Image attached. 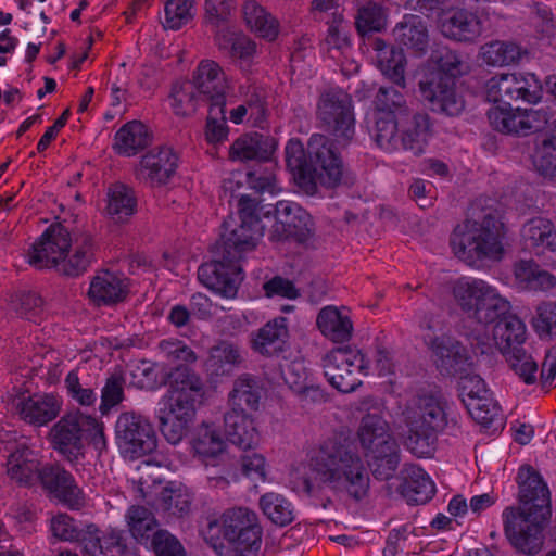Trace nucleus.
Segmentation results:
<instances>
[{"label": "nucleus", "mask_w": 556, "mask_h": 556, "mask_svg": "<svg viewBox=\"0 0 556 556\" xmlns=\"http://www.w3.org/2000/svg\"><path fill=\"white\" fill-rule=\"evenodd\" d=\"M160 506L170 516L182 517L190 510L191 496L186 490L165 488L161 493Z\"/></svg>", "instance_id": "nucleus-64"}, {"label": "nucleus", "mask_w": 556, "mask_h": 556, "mask_svg": "<svg viewBox=\"0 0 556 556\" xmlns=\"http://www.w3.org/2000/svg\"><path fill=\"white\" fill-rule=\"evenodd\" d=\"M224 446L220 434L210 426H202L193 441L195 453L204 458L217 456L223 452Z\"/></svg>", "instance_id": "nucleus-60"}, {"label": "nucleus", "mask_w": 556, "mask_h": 556, "mask_svg": "<svg viewBox=\"0 0 556 556\" xmlns=\"http://www.w3.org/2000/svg\"><path fill=\"white\" fill-rule=\"evenodd\" d=\"M520 507L503 511L504 532L510 544L526 555L538 554L544 543L543 531L552 516L551 493L541 475L530 465L517 473Z\"/></svg>", "instance_id": "nucleus-2"}, {"label": "nucleus", "mask_w": 556, "mask_h": 556, "mask_svg": "<svg viewBox=\"0 0 556 556\" xmlns=\"http://www.w3.org/2000/svg\"><path fill=\"white\" fill-rule=\"evenodd\" d=\"M264 390L261 382L249 374L239 376L229 393L231 409L256 412L260 408Z\"/></svg>", "instance_id": "nucleus-41"}, {"label": "nucleus", "mask_w": 556, "mask_h": 556, "mask_svg": "<svg viewBox=\"0 0 556 556\" xmlns=\"http://www.w3.org/2000/svg\"><path fill=\"white\" fill-rule=\"evenodd\" d=\"M277 223L274 226L273 237L277 240L288 239L294 233L293 228L299 225L305 216V211L300 205L291 201H278L275 207Z\"/></svg>", "instance_id": "nucleus-52"}, {"label": "nucleus", "mask_w": 556, "mask_h": 556, "mask_svg": "<svg viewBox=\"0 0 556 556\" xmlns=\"http://www.w3.org/2000/svg\"><path fill=\"white\" fill-rule=\"evenodd\" d=\"M291 489L301 495L317 497L326 488L355 502L365 500L370 475L358 452L339 440H327L311 458L308 472L294 475Z\"/></svg>", "instance_id": "nucleus-1"}, {"label": "nucleus", "mask_w": 556, "mask_h": 556, "mask_svg": "<svg viewBox=\"0 0 556 556\" xmlns=\"http://www.w3.org/2000/svg\"><path fill=\"white\" fill-rule=\"evenodd\" d=\"M368 466L378 480L387 481L394 477L400 464V447L396 444L365 453Z\"/></svg>", "instance_id": "nucleus-49"}, {"label": "nucleus", "mask_w": 556, "mask_h": 556, "mask_svg": "<svg viewBox=\"0 0 556 556\" xmlns=\"http://www.w3.org/2000/svg\"><path fill=\"white\" fill-rule=\"evenodd\" d=\"M49 441L68 460L77 459L83 454L85 441L99 452L106 448L104 424L80 413L62 416L50 429Z\"/></svg>", "instance_id": "nucleus-6"}, {"label": "nucleus", "mask_w": 556, "mask_h": 556, "mask_svg": "<svg viewBox=\"0 0 556 556\" xmlns=\"http://www.w3.org/2000/svg\"><path fill=\"white\" fill-rule=\"evenodd\" d=\"M126 379L122 372H113L106 377L101 388L99 412L102 416L116 409L126 399Z\"/></svg>", "instance_id": "nucleus-54"}, {"label": "nucleus", "mask_w": 556, "mask_h": 556, "mask_svg": "<svg viewBox=\"0 0 556 556\" xmlns=\"http://www.w3.org/2000/svg\"><path fill=\"white\" fill-rule=\"evenodd\" d=\"M489 344L480 333L460 336L454 341V378L457 396L468 415L490 433L503 430L505 416L484 379L476 371L478 355L488 353Z\"/></svg>", "instance_id": "nucleus-3"}, {"label": "nucleus", "mask_w": 556, "mask_h": 556, "mask_svg": "<svg viewBox=\"0 0 556 556\" xmlns=\"http://www.w3.org/2000/svg\"><path fill=\"white\" fill-rule=\"evenodd\" d=\"M179 162L180 157L172 147H155L140 157L135 177L150 188L164 187L175 177Z\"/></svg>", "instance_id": "nucleus-17"}, {"label": "nucleus", "mask_w": 556, "mask_h": 556, "mask_svg": "<svg viewBox=\"0 0 556 556\" xmlns=\"http://www.w3.org/2000/svg\"><path fill=\"white\" fill-rule=\"evenodd\" d=\"M179 376L182 378H176L175 383L170 384L159 408L191 424L195 416L197 399L203 393V383L197 375L187 370Z\"/></svg>", "instance_id": "nucleus-19"}, {"label": "nucleus", "mask_w": 556, "mask_h": 556, "mask_svg": "<svg viewBox=\"0 0 556 556\" xmlns=\"http://www.w3.org/2000/svg\"><path fill=\"white\" fill-rule=\"evenodd\" d=\"M328 29L325 39L320 43V50L331 59L337 54H343L351 48L349 38V25L344 22L341 12H332L331 21H327Z\"/></svg>", "instance_id": "nucleus-48"}, {"label": "nucleus", "mask_w": 556, "mask_h": 556, "mask_svg": "<svg viewBox=\"0 0 556 556\" xmlns=\"http://www.w3.org/2000/svg\"><path fill=\"white\" fill-rule=\"evenodd\" d=\"M317 119L331 131L338 144L346 146L354 135L352 99L344 90L331 87L324 90L316 109Z\"/></svg>", "instance_id": "nucleus-12"}, {"label": "nucleus", "mask_w": 556, "mask_h": 556, "mask_svg": "<svg viewBox=\"0 0 556 556\" xmlns=\"http://www.w3.org/2000/svg\"><path fill=\"white\" fill-rule=\"evenodd\" d=\"M424 342L431 352V358L443 376L452 374V326L447 318L430 314L420 321Z\"/></svg>", "instance_id": "nucleus-18"}, {"label": "nucleus", "mask_w": 556, "mask_h": 556, "mask_svg": "<svg viewBox=\"0 0 556 556\" xmlns=\"http://www.w3.org/2000/svg\"><path fill=\"white\" fill-rule=\"evenodd\" d=\"M275 150L274 140L261 134L242 135L229 148V160L268 162Z\"/></svg>", "instance_id": "nucleus-32"}, {"label": "nucleus", "mask_w": 556, "mask_h": 556, "mask_svg": "<svg viewBox=\"0 0 556 556\" xmlns=\"http://www.w3.org/2000/svg\"><path fill=\"white\" fill-rule=\"evenodd\" d=\"M528 54V49L513 40H492L480 47L479 56L492 67L518 64Z\"/></svg>", "instance_id": "nucleus-37"}, {"label": "nucleus", "mask_w": 556, "mask_h": 556, "mask_svg": "<svg viewBox=\"0 0 556 556\" xmlns=\"http://www.w3.org/2000/svg\"><path fill=\"white\" fill-rule=\"evenodd\" d=\"M125 519L131 536L137 543L146 547H148L154 534L161 530L154 514L144 506H130Z\"/></svg>", "instance_id": "nucleus-44"}, {"label": "nucleus", "mask_w": 556, "mask_h": 556, "mask_svg": "<svg viewBox=\"0 0 556 556\" xmlns=\"http://www.w3.org/2000/svg\"><path fill=\"white\" fill-rule=\"evenodd\" d=\"M454 300L468 317L479 324H495L510 313V303L489 282L470 277L454 283Z\"/></svg>", "instance_id": "nucleus-7"}, {"label": "nucleus", "mask_w": 556, "mask_h": 556, "mask_svg": "<svg viewBox=\"0 0 556 556\" xmlns=\"http://www.w3.org/2000/svg\"><path fill=\"white\" fill-rule=\"evenodd\" d=\"M115 439L122 456L129 460L150 455L157 447L154 427L135 412H124L117 417Z\"/></svg>", "instance_id": "nucleus-11"}, {"label": "nucleus", "mask_w": 556, "mask_h": 556, "mask_svg": "<svg viewBox=\"0 0 556 556\" xmlns=\"http://www.w3.org/2000/svg\"><path fill=\"white\" fill-rule=\"evenodd\" d=\"M71 232L61 223L51 224L34 242L28 252V262L36 268H53L60 263L66 249L71 248Z\"/></svg>", "instance_id": "nucleus-20"}, {"label": "nucleus", "mask_w": 556, "mask_h": 556, "mask_svg": "<svg viewBox=\"0 0 556 556\" xmlns=\"http://www.w3.org/2000/svg\"><path fill=\"white\" fill-rule=\"evenodd\" d=\"M323 368L325 377L334 389L350 393L362 384L359 375H368L369 361L356 348H336L323 357Z\"/></svg>", "instance_id": "nucleus-10"}, {"label": "nucleus", "mask_w": 556, "mask_h": 556, "mask_svg": "<svg viewBox=\"0 0 556 556\" xmlns=\"http://www.w3.org/2000/svg\"><path fill=\"white\" fill-rule=\"evenodd\" d=\"M4 402L8 410L34 427L47 426L54 420L63 405L62 399L53 393L29 394L16 387L7 392Z\"/></svg>", "instance_id": "nucleus-13"}, {"label": "nucleus", "mask_w": 556, "mask_h": 556, "mask_svg": "<svg viewBox=\"0 0 556 556\" xmlns=\"http://www.w3.org/2000/svg\"><path fill=\"white\" fill-rule=\"evenodd\" d=\"M371 46L382 74L397 86L405 87L406 58L403 50L388 45L381 38H375Z\"/></svg>", "instance_id": "nucleus-34"}, {"label": "nucleus", "mask_w": 556, "mask_h": 556, "mask_svg": "<svg viewBox=\"0 0 556 556\" xmlns=\"http://www.w3.org/2000/svg\"><path fill=\"white\" fill-rule=\"evenodd\" d=\"M533 165L542 176L556 180V143L551 137L536 147Z\"/></svg>", "instance_id": "nucleus-61"}, {"label": "nucleus", "mask_w": 556, "mask_h": 556, "mask_svg": "<svg viewBox=\"0 0 556 556\" xmlns=\"http://www.w3.org/2000/svg\"><path fill=\"white\" fill-rule=\"evenodd\" d=\"M37 483L72 509L80 508L84 503L83 492L74 476L59 464L42 465Z\"/></svg>", "instance_id": "nucleus-21"}, {"label": "nucleus", "mask_w": 556, "mask_h": 556, "mask_svg": "<svg viewBox=\"0 0 556 556\" xmlns=\"http://www.w3.org/2000/svg\"><path fill=\"white\" fill-rule=\"evenodd\" d=\"M156 417L159 420V427L162 435L165 440L176 445L186 437L188 429L191 424L184 421V418H178L170 414V412H164L157 409Z\"/></svg>", "instance_id": "nucleus-63"}, {"label": "nucleus", "mask_w": 556, "mask_h": 556, "mask_svg": "<svg viewBox=\"0 0 556 556\" xmlns=\"http://www.w3.org/2000/svg\"><path fill=\"white\" fill-rule=\"evenodd\" d=\"M242 361L239 346L223 340L210 348L204 361V370L213 382H218L220 379L231 376Z\"/></svg>", "instance_id": "nucleus-28"}, {"label": "nucleus", "mask_w": 556, "mask_h": 556, "mask_svg": "<svg viewBox=\"0 0 556 556\" xmlns=\"http://www.w3.org/2000/svg\"><path fill=\"white\" fill-rule=\"evenodd\" d=\"M407 429L404 444L415 456L431 454L433 434L446 425V414L441 402L432 395L409 400L402 413Z\"/></svg>", "instance_id": "nucleus-5"}, {"label": "nucleus", "mask_w": 556, "mask_h": 556, "mask_svg": "<svg viewBox=\"0 0 556 556\" xmlns=\"http://www.w3.org/2000/svg\"><path fill=\"white\" fill-rule=\"evenodd\" d=\"M97 249L91 233H75L71 239V248L66 249L60 263H56V271L72 278L81 276L96 261Z\"/></svg>", "instance_id": "nucleus-23"}, {"label": "nucleus", "mask_w": 556, "mask_h": 556, "mask_svg": "<svg viewBox=\"0 0 556 556\" xmlns=\"http://www.w3.org/2000/svg\"><path fill=\"white\" fill-rule=\"evenodd\" d=\"M424 100L433 112L450 115L452 106V51L437 47L427 63V72L419 81Z\"/></svg>", "instance_id": "nucleus-9"}, {"label": "nucleus", "mask_w": 556, "mask_h": 556, "mask_svg": "<svg viewBox=\"0 0 556 556\" xmlns=\"http://www.w3.org/2000/svg\"><path fill=\"white\" fill-rule=\"evenodd\" d=\"M205 102L190 80L177 81L170 91V106L177 116L192 115Z\"/></svg>", "instance_id": "nucleus-51"}, {"label": "nucleus", "mask_w": 556, "mask_h": 556, "mask_svg": "<svg viewBox=\"0 0 556 556\" xmlns=\"http://www.w3.org/2000/svg\"><path fill=\"white\" fill-rule=\"evenodd\" d=\"M395 40L410 50L414 54L422 56L429 47V33L425 20L416 14H405L393 29Z\"/></svg>", "instance_id": "nucleus-31"}, {"label": "nucleus", "mask_w": 556, "mask_h": 556, "mask_svg": "<svg viewBox=\"0 0 556 556\" xmlns=\"http://www.w3.org/2000/svg\"><path fill=\"white\" fill-rule=\"evenodd\" d=\"M42 467L38 452L26 443H17L7 459V473L11 480L23 486L37 484L38 475Z\"/></svg>", "instance_id": "nucleus-25"}, {"label": "nucleus", "mask_w": 556, "mask_h": 556, "mask_svg": "<svg viewBox=\"0 0 556 556\" xmlns=\"http://www.w3.org/2000/svg\"><path fill=\"white\" fill-rule=\"evenodd\" d=\"M150 141L147 126L140 121H130L116 131L113 148L119 155L134 156L143 150Z\"/></svg>", "instance_id": "nucleus-40"}, {"label": "nucleus", "mask_w": 556, "mask_h": 556, "mask_svg": "<svg viewBox=\"0 0 556 556\" xmlns=\"http://www.w3.org/2000/svg\"><path fill=\"white\" fill-rule=\"evenodd\" d=\"M127 539L119 529L99 531L88 527L87 536L83 538L84 551L90 556H127Z\"/></svg>", "instance_id": "nucleus-29"}, {"label": "nucleus", "mask_w": 556, "mask_h": 556, "mask_svg": "<svg viewBox=\"0 0 556 556\" xmlns=\"http://www.w3.org/2000/svg\"><path fill=\"white\" fill-rule=\"evenodd\" d=\"M137 198L135 191L123 182L112 184L106 192V215L114 223H125L135 214Z\"/></svg>", "instance_id": "nucleus-39"}, {"label": "nucleus", "mask_w": 556, "mask_h": 556, "mask_svg": "<svg viewBox=\"0 0 556 556\" xmlns=\"http://www.w3.org/2000/svg\"><path fill=\"white\" fill-rule=\"evenodd\" d=\"M128 293L129 283L124 274L102 269L92 276L87 296L94 306L101 307L124 302Z\"/></svg>", "instance_id": "nucleus-22"}, {"label": "nucleus", "mask_w": 556, "mask_h": 556, "mask_svg": "<svg viewBox=\"0 0 556 556\" xmlns=\"http://www.w3.org/2000/svg\"><path fill=\"white\" fill-rule=\"evenodd\" d=\"M490 126L502 134L528 136L541 130L547 124L544 110L492 106L486 113Z\"/></svg>", "instance_id": "nucleus-16"}, {"label": "nucleus", "mask_w": 556, "mask_h": 556, "mask_svg": "<svg viewBox=\"0 0 556 556\" xmlns=\"http://www.w3.org/2000/svg\"><path fill=\"white\" fill-rule=\"evenodd\" d=\"M289 330L287 319L277 317L266 323L252 340L254 351L265 356L283 352L287 346Z\"/></svg>", "instance_id": "nucleus-33"}, {"label": "nucleus", "mask_w": 556, "mask_h": 556, "mask_svg": "<svg viewBox=\"0 0 556 556\" xmlns=\"http://www.w3.org/2000/svg\"><path fill=\"white\" fill-rule=\"evenodd\" d=\"M260 506L264 515L277 526L283 527L293 521L292 504L278 493L268 492L262 495Z\"/></svg>", "instance_id": "nucleus-53"}, {"label": "nucleus", "mask_w": 556, "mask_h": 556, "mask_svg": "<svg viewBox=\"0 0 556 556\" xmlns=\"http://www.w3.org/2000/svg\"><path fill=\"white\" fill-rule=\"evenodd\" d=\"M225 433L233 445L251 450L258 445L261 433L255 418L244 410L230 409L224 416Z\"/></svg>", "instance_id": "nucleus-27"}, {"label": "nucleus", "mask_w": 556, "mask_h": 556, "mask_svg": "<svg viewBox=\"0 0 556 556\" xmlns=\"http://www.w3.org/2000/svg\"><path fill=\"white\" fill-rule=\"evenodd\" d=\"M247 25L260 37L273 41L279 34V22L254 0H248L242 7Z\"/></svg>", "instance_id": "nucleus-46"}, {"label": "nucleus", "mask_w": 556, "mask_h": 556, "mask_svg": "<svg viewBox=\"0 0 556 556\" xmlns=\"http://www.w3.org/2000/svg\"><path fill=\"white\" fill-rule=\"evenodd\" d=\"M308 168L314 184L334 188L343 177V162L333 140L321 134H314L307 142Z\"/></svg>", "instance_id": "nucleus-14"}, {"label": "nucleus", "mask_w": 556, "mask_h": 556, "mask_svg": "<svg viewBox=\"0 0 556 556\" xmlns=\"http://www.w3.org/2000/svg\"><path fill=\"white\" fill-rule=\"evenodd\" d=\"M454 233V255L469 266H479L484 261L498 262L504 256L505 225L496 210L483 212L480 220L467 218Z\"/></svg>", "instance_id": "nucleus-4"}, {"label": "nucleus", "mask_w": 556, "mask_h": 556, "mask_svg": "<svg viewBox=\"0 0 556 556\" xmlns=\"http://www.w3.org/2000/svg\"><path fill=\"white\" fill-rule=\"evenodd\" d=\"M533 328L541 339L556 338V302L544 301L536 306Z\"/></svg>", "instance_id": "nucleus-62"}, {"label": "nucleus", "mask_w": 556, "mask_h": 556, "mask_svg": "<svg viewBox=\"0 0 556 556\" xmlns=\"http://www.w3.org/2000/svg\"><path fill=\"white\" fill-rule=\"evenodd\" d=\"M191 84L210 106L226 105L228 83L223 68L212 60H202L193 72Z\"/></svg>", "instance_id": "nucleus-24"}, {"label": "nucleus", "mask_w": 556, "mask_h": 556, "mask_svg": "<svg viewBox=\"0 0 556 556\" xmlns=\"http://www.w3.org/2000/svg\"><path fill=\"white\" fill-rule=\"evenodd\" d=\"M404 117L397 114H378L376 119V141L386 151L399 150L401 124Z\"/></svg>", "instance_id": "nucleus-55"}, {"label": "nucleus", "mask_w": 556, "mask_h": 556, "mask_svg": "<svg viewBox=\"0 0 556 556\" xmlns=\"http://www.w3.org/2000/svg\"><path fill=\"white\" fill-rule=\"evenodd\" d=\"M471 7L464 5L454 12V41L475 42L483 31L482 21Z\"/></svg>", "instance_id": "nucleus-50"}, {"label": "nucleus", "mask_w": 556, "mask_h": 556, "mask_svg": "<svg viewBox=\"0 0 556 556\" xmlns=\"http://www.w3.org/2000/svg\"><path fill=\"white\" fill-rule=\"evenodd\" d=\"M387 25V15L382 7L368 3L358 10L355 26L359 35L365 36L371 31H380Z\"/></svg>", "instance_id": "nucleus-58"}, {"label": "nucleus", "mask_w": 556, "mask_h": 556, "mask_svg": "<svg viewBox=\"0 0 556 556\" xmlns=\"http://www.w3.org/2000/svg\"><path fill=\"white\" fill-rule=\"evenodd\" d=\"M225 243L226 239L220 237L214 247L215 258L199 267L198 279L207 289L230 299L236 296L243 280L240 262L252 250L228 249Z\"/></svg>", "instance_id": "nucleus-8"}, {"label": "nucleus", "mask_w": 556, "mask_h": 556, "mask_svg": "<svg viewBox=\"0 0 556 556\" xmlns=\"http://www.w3.org/2000/svg\"><path fill=\"white\" fill-rule=\"evenodd\" d=\"M286 164L290 172L293 174L294 179L299 187L308 193H314V184L309 174V160L307 150L305 151L301 140L291 138L288 140L286 148Z\"/></svg>", "instance_id": "nucleus-45"}, {"label": "nucleus", "mask_w": 556, "mask_h": 556, "mask_svg": "<svg viewBox=\"0 0 556 556\" xmlns=\"http://www.w3.org/2000/svg\"><path fill=\"white\" fill-rule=\"evenodd\" d=\"M508 101L536 104L541 101L543 89L541 81L533 73H505Z\"/></svg>", "instance_id": "nucleus-42"}, {"label": "nucleus", "mask_w": 556, "mask_h": 556, "mask_svg": "<svg viewBox=\"0 0 556 556\" xmlns=\"http://www.w3.org/2000/svg\"><path fill=\"white\" fill-rule=\"evenodd\" d=\"M264 236L263 225L257 215V202L250 195H241L238 201V216L230 215L223 223L222 238L228 249L254 250Z\"/></svg>", "instance_id": "nucleus-15"}, {"label": "nucleus", "mask_w": 556, "mask_h": 556, "mask_svg": "<svg viewBox=\"0 0 556 556\" xmlns=\"http://www.w3.org/2000/svg\"><path fill=\"white\" fill-rule=\"evenodd\" d=\"M316 325L323 336L334 343L349 341L353 333L351 317L332 305L320 309Z\"/></svg>", "instance_id": "nucleus-38"}, {"label": "nucleus", "mask_w": 556, "mask_h": 556, "mask_svg": "<svg viewBox=\"0 0 556 556\" xmlns=\"http://www.w3.org/2000/svg\"><path fill=\"white\" fill-rule=\"evenodd\" d=\"M357 437L365 453L396 444L388 422L377 414H367L363 417Z\"/></svg>", "instance_id": "nucleus-35"}, {"label": "nucleus", "mask_w": 556, "mask_h": 556, "mask_svg": "<svg viewBox=\"0 0 556 556\" xmlns=\"http://www.w3.org/2000/svg\"><path fill=\"white\" fill-rule=\"evenodd\" d=\"M229 128L226 121V105L208 108L204 136L210 144H219L228 139Z\"/></svg>", "instance_id": "nucleus-56"}, {"label": "nucleus", "mask_w": 556, "mask_h": 556, "mask_svg": "<svg viewBox=\"0 0 556 556\" xmlns=\"http://www.w3.org/2000/svg\"><path fill=\"white\" fill-rule=\"evenodd\" d=\"M375 108L378 114H397L407 116L408 108L403 96L393 87H380L375 97Z\"/></svg>", "instance_id": "nucleus-57"}, {"label": "nucleus", "mask_w": 556, "mask_h": 556, "mask_svg": "<svg viewBox=\"0 0 556 556\" xmlns=\"http://www.w3.org/2000/svg\"><path fill=\"white\" fill-rule=\"evenodd\" d=\"M399 491L409 504H426L435 493L434 482L419 466L405 465L401 471Z\"/></svg>", "instance_id": "nucleus-30"}, {"label": "nucleus", "mask_w": 556, "mask_h": 556, "mask_svg": "<svg viewBox=\"0 0 556 556\" xmlns=\"http://www.w3.org/2000/svg\"><path fill=\"white\" fill-rule=\"evenodd\" d=\"M67 396L79 406H93L98 400L97 383L89 379L85 368L71 370L64 380Z\"/></svg>", "instance_id": "nucleus-47"}, {"label": "nucleus", "mask_w": 556, "mask_h": 556, "mask_svg": "<svg viewBox=\"0 0 556 556\" xmlns=\"http://www.w3.org/2000/svg\"><path fill=\"white\" fill-rule=\"evenodd\" d=\"M493 340L502 354L522 346L526 341V325L514 314H508L495 323Z\"/></svg>", "instance_id": "nucleus-43"}, {"label": "nucleus", "mask_w": 556, "mask_h": 556, "mask_svg": "<svg viewBox=\"0 0 556 556\" xmlns=\"http://www.w3.org/2000/svg\"><path fill=\"white\" fill-rule=\"evenodd\" d=\"M399 149L420 154L430 138V121L427 114L410 115L409 110L401 124Z\"/></svg>", "instance_id": "nucleus-36"}, {"label": "nucleus", "mask_w": 556, "mask_h": 556, "mask_svg": "<svg viewBox=\"0 0 556 556\" xmlns=\"http://www.w3.org/2000/svg\"><path fill=\"white\" fill-rule=\"evenodd\" d=\"M523 249L536 256L556 255V229L549 219L536 217L521 228Z\"/></svg>", "instance_id": "nucleus-26"}, {"label": "nucleus", "mask_w": 556, "mask_h": 556, "mask_svg": "<svg viewBox=\"0 0 556 556\" xmlns=\"http://www.w3.org/2000/svg\"><path fill=\"white\" fill-rule=\"evenodd\" d=\"M515 374L526 383L531 384L535 381L538 365L532 356L527 353L523 346L503 354Z\"/></svg>", "instance_id": "nucleus-59"}]
</instances>
